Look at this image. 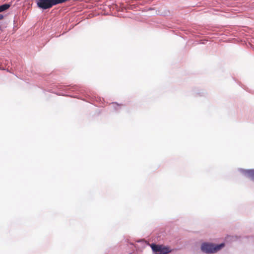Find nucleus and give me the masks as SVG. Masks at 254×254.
Segmentation results:
<instances>
[{
  "mask_svg": "<svg viewBox=\"0 0 254 254\" xmlns=\"http://www.w3.org/2000/svg\"><path fill=\"white\" fill-rule=\"evenodd\" d=\"M224 247V244L215 245L212 243H204L201 245V250L207 254H212L217 252Z\"/></svg>",
  "mask_w": 254,
  "mask_h": 254,
  "instance_id": "1",
  "label": "nucleus"
},
{
  "mask_svg": "<svg viewBox=\"0 0 254 254\" xmlns=\"http://www.w3.org/2000/svg\"><path fill=\"white\" fill-rule=\"evenodd\" d=\"M150 246L156 254H168L171 251L169 247L163 245L152 244Z\"/></svg>",
  "mask_w": 254,
  "mask_h": 254,
  "instance_id": "2",
  "label": "nucleus"
},
{
  "mask_svg": "<svg viewBox=\"0 0 254 254\" xmlns=\"http://www.w3.org/2000/svg\"><path fill=\"white\" fill-rule=\"evenodd\" d=\"M37 5L39 7L46 9L55 5L54 0H38Z\"/></svg>",
  "mask_w": 254,
  "mask_h": 254,
  "instance_id": "3",
  "label": "nucleus"
},
{
  "mask_svg": "<svg viewBox=\"0 0 254 254\" xmlns=\"http://www.w3.org/2000/svg\"><path fill=\"white\" fill-rule=\"evenodd\" d=\"M245 174L247 177L251 178L254 181V170L250 169L246 170L245 171Z\"/></svg>",
  "mask_w": 254,
  "mask_h": 254,
  "instance_id": "4",
  "label": "nucleus"
},
{
  "mask_svg": "<svg viewBox=\"0 0 254 254\" xmlns=\"http://www.w3.org/2000/svg\"><path fill=\"white\" fill-rule=\"evenodd\" d=\"M9 7L10 4H4L0 5V12L7 9Z\"/></svg>",
  "mask_w": 254,
  "mask_h": 254,
  "instance_id": "5",
  "label": "nucleus"
},
{
  "mask_svg": "<svg viewBox=\"0 0 254 254\" xmlns=\"http://www.w3.org/2000/svg\"><path fill=\"white\" fill-rule=\"evenodd\" d=\"M3 16L2 14H0V20L3 19Z\"/></svg>",
  "mask_w": 254,
  "mask_h": 254,
  "instance_id": "6",
  "label": "nucleus"
}]
</instances>
